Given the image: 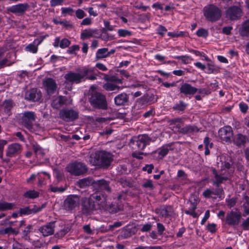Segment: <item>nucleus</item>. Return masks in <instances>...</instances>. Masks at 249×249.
<instances>
[{
	"mask_svg": "<svg viewBox=\"0 0 249 249\" xmlns=\"http://www.w3.org/2000/svg\"><path fill=\"white\" fill-rule=\"evenodd\" d=\"M99 73L95 68L83 66L76 69L75 71H69L65 75L64 78L71 83L79 84L87 80H96Z\"/></svg>",
	"mask_w": 249,
	"mask_h": 249,
	"instance_id": "obj_1",
	"label": "nucleus"
},
{
	"mask_svg": "<svg viewBox=\"0 0 249 249\" xmlns=\"http://www.w3.org/2000/svg\"><path fill=\"white\" fill-rule=\"evenodd\" d=\"M112 160V156L110 153L101 151L92 154L90 157L89 162L93 165L105 168L110 165Z\"/></svg>",
	"mask_w": 249,
	"mask_h": 249,
	"instance_id": "obj_2",
	"label": "nucleus"
},
{
	"mask_svg": "<svg viewBox=\"0 0 249 249\" xmlns=\"http://www.w3.org/2000/svg\"><path fill=\"white\" fill-rule=\"evenodd\" d=\"M213 174L214 175L215 180L213 184H216L217 188L214 190V196L221 197L223 194L224 191L222 188H219L220 184L223 183L224 181L229 179V174L227 173L226 170H223L221 173H217L216 170H213Z\"/></svg>",
	"mask_w": 249,
	"mask_h": 249,
	"instance_id": "obj_3",
	"label": "nucleus"
},
{
	"mask_svg": "<svg viewBox=\"0 0 249 249\" xmlns=\"http://www.w3.org/2000/svg\"><path fill=\"white\" fill-rule=\"evenodd\" d=\"M181 121V118H177L169 120L168 123L173 130L183 134H188L198 131L197 127L190 125L181 128L180 124Z\"/></svg>",
	"mask_w": 249,
	"mask_h": 249,
	"instance_id": "obj_4",
	"label": "nucleus"
},
{
	"mask_svg": "<svg viewBox=\"0 0 249 249\" xmlns=\"http://www.w3.org/2000/svg\"><path fill=\"white\" fill-rule=\"evenodd\" d=\"M151 139L146 134L139 135L131 140L130 145L136 151L143 150L151 142Z\"/></svg>",
	"mask_w": 249,
	"mask_h": 249,
	"instance_id": "obj_5",
	"label": "nucleus"
},
{
	"mask_svg": "<svg viewBox=\"0 0 249 249\" xmlns=\"http://www.w3.org/2000/svg\"><path fill=\"white\" fill-rule=\"evenodd\" d=\"M204 15L208 20L215 21L220 18L221 11L216 6L210 5L204 7Z\"/></svg>",
	"mask_w": 249,
	"mask_h": 249,
	"instance_id": "obj_6",
	"label": "nucleus"
},
{
	"mask_svg": "<svg viewBox=\"0 0 249 249\" xmlns=\"http://www.w3.org/2000/svg\"><path fill=\"white\" fill-rule=\"evenodd\" d=\"M66 169L67 172L75 176L83 174L87 171L86 165L81 162L70 163L67 166Z\"/></svg>",
	"mask_w": 249,
	"mask_h": 249,
	"instance_id": "obj_7",
	"label": "nucleus"
},
{
	"mask_svg": "<svg viewBox=\"0 0 249 249\" xmlns=\"http://www.w3.org/2000/svg\"><path fill=\"white\" fill-rule=\"evenodd\" d=\"M241 218V214L239 211H231L228 212L226 216L225 224L231 227L237 226Z\"/></svg>",
	"mask_w": 249,
	"mask_h": 249,
	"instance_id": "obj_8",
	"label": "nucleus"
},
{
	"mask_svg": "<svg viewBox=\"0 0 249 249\" xmlns=\"http://www.w3.org/2000/svg\"><path fill=\"white\" fill-rule=\"evenodd\" d=\"M35 120V114L34 112L25 111L22 114L21 123L27 129L32 131Z\"/></svg>",
	"mask_w": 249,
	"mask_h": 249,
	"instance_id": "obj_9",
	"label": "nucleus"
},
{
	"mask_svg": "<svg viewBox=\"0 0 249 249\" xmlns=\"http://www.w3.org/2000/svg\"><path fill=\"white\" fill-rule=\"evenodd\" d=\"M90 102L94 107L102 109H106L107 107L106 97L100 93L93 94L90 98Z\"/></svg>",
	"mask_w": 249,
	"mask_h": 249,
	"instance_id": "obj_10",
	"label": "nucleus"
},
{
	"mask_svg": "<svg viewBox=\"0 0 249 249\" xmlns=\"http://www.w3.org/2000/svg\"><path fill=\"white\" fill-rule=\"evenodd\" d=\"M78 112L73 109H63L59 112V117L66 122L73 121L78 118Z\"/></svg>",
	"mask_w": 249,
	"mask_h": 249,
	"instance_id": "obj_11",
	"label": "nucleus"
},
{
	"mask_svg": "<svg viewBox=\"0 0 249 249\" xmlns=\"http://www.w3.org/2000/svg\"><path fill=\"white\" fill-rule=\"evenodd\" d=\"M80 204V198L76 195L68 196L64 202V208L66 211H72Z\"/></svg>",
	"mask_w": 249,
	"mask_h": 249,
	"instance_id": "obj_12",
	"label": "nucleus"
},
{
	"mask_svg": "<svg viewBox=\"0 0 249 249\" xmlns=\"http://www.w3.org/2000/svg\"><path fill=\"white\" fill-rule=\"evenodd\" d=\"M22 151V146L18 143H12L9 144L6 150V156L9 158H13L20 154Z\"/></svg>",
	"mask_w": 249,
	"mask_h": 249,
	"instance_id": "obj_13",
	"label": "nucleus"
},
{
	"mask_svg": "<svg viewBox=\"0 0 249 249\" xmlns=\"http://www.w3.org/2000/svg\"><path fill=\"white\" fill-rule=\"evenodd\" d=\"M220 139L226 142H231L233 137V132L231 126H226L221 128L218 131Z\"/></svg>",
	"mask_w": 249,
	"mask_h": 249,
	"instance_id": "obj_14",
	"label": "nucleus"
},
{
	"mask_svg": "<svg viewBox=\"0 0 249 249\" xmlns=\"http://www.w3.org/2000/svg\"><path fill=\"white\" fill-rule=\"evenodd\" d=\"M43 87L48 94H52L55 92L57 89L55 81L51 78H45L42 82Z\"/></svg>",
	"mask_w": 249,
	"mask_h": 249,
	"instance_id": "obj_15",
	"label": "nucleus"
},
{
	"mask_svg": "<svg viewBox=\"0 0 249 249\" xmlns=\"http://www.w3.org/2000/svg\"><path fill=\"white\" fill-rule=\"evenodd\" d=\"M72 100L68 99L67 97L59 96L55 97L52 101V107L55 109H59L63 105H68L71 104Z\"/></svg>",
	"mask_w": 249,
	"mask_h": 249,
	"instance_id": "obj_16",
	"label": "nucleus"
},
{
	"mask_svg": "<svg viewBox=\"0 0 249 249\" xmlns=\"http://www.w3.org/2000/svg\"><path fill=\"white\" fill-rule=\"evenodd\" d=\"M82 211L84 213L89 214L92 211L98 209L96 204L89 197V198H85L82 202Z\"/></svg>",
	"mask_w": 249,
	"mask_h": 249,
	"instance_id": "obj_17",
	"label": "nucleus"
},
{
	"mask_svg": "<svg viewBox=\"0 0 249 249\" xmlns=\"http://www.w3.org/2000/svg\"><path fill=\"white\" fill-rule=\"evenodd\" d=\"M242 10L237 6L230 7L226 12V17L231 20H236L241 17Z\"/></svg>",
	"mask_w": 249,
	"mask_h": 249,
	"instance_id": "obj_18",
	"label": "nucleus"
},
{
	"mask_svg": "<svg viewBox=\"0 0 249 249\" xmlns=\"http://www.w3.org/2000/svg\"><path fill=\"white\" fill-rule=\"evenodd\" d=\"M29 5L27 3H19L7 8L8 12L20 15L27 10Z\"/></svg>",
	"mask_w": 249,
	"mask_h": 249,
	"instance_id": "obj_19",
	"label": "nucleus"
},
{
	"mask_svg": "<svg viewBox=\"0 0 249 249\" xmlns=\"http://www.w3.org/2000/svg\"><path fill=\"white\" fill-rule=\"evenodd\" d=\"M55 221L50 222L40 227L38 230L44 236H48L53 234L55 228Z\"/></svg>",
	"mask_w": 249,
	"mask_h": 249,
	"instance_id": "obj_20",
	"label": "nucleus"
},
{
	"mask_svg": "<svg viewBox=\"0 0 249 249\" xmlns=\"http://www.w3.org/2000/svg\"><path fill=\"white\" fill-rule=\"evenodd\" d=\"M46 207V204H43L41 206L34 205L33 208L31 209L29 207H26L23 208H20L19 210V213L20 215H28L33 213H36L41 211L43 208Z\"/></svg>",
	"mask_w": 249,
	"mask_h": 249,
	"instance_id": "obj_21",
	"label": "nucleus"
},
{
	"mask_svg": "<svg viewBox=\"0 0 249 249\" xmlns=\"http://www.w3.org/2000/svg\"><path fill=\"white\" fill-rule=\"evenodd\" d=\"M44 40V37L41 36L34 40L33 43L27 45L25 50L33 53H36L38 51V46Z\"/></svg>",
	"mask_w": 249,
	"mask_h": 249,
	"instance_id": "obj_22",
	"label": "nucleus"
},
{
	"mask_svg": "<svg viewBox=\"0 0 249 249\" xmlns=\"http://www.w3.org/2000/svg\"><path fill=\"white\" fill-rule=\"evenodd\" d=\"M42 95L40 91L37 89H33L28 91L25 94V99L33 101H37L41 97Z\"/></svg>",
	"mask_w": 249,
	"mask_h": 249,
	"instance_id": "obj_23",
	"label": "nucleus"
},
{
	"mask_svg": "<svg viewBox=\"0 0 249 249\" xmlns=\"http://www.w3.org/2000/svg\"><path fill=\"white\" fill-rule=\"evenodd\" d=\"M179 90L181 93L187 95L195 94L197 92V89L189 84L184 83L181 86Z\"/></svg>",
	"mask_w": 249,
	"mask_h": 249,
	"instance_id": "obj_24",
	"label": "nucleus"
},
{
	"mask_svg": "<svg viewBox=\"0 0 249 249\" xmlns=\"http://www.w3.org/2000/svg\"><path fill=\"white\" fill-rule=\"evenodd\" d=\"M233 142L238 146H244L249 142V137L246 135L239 133L237 134L233 140Z\"/></svg>",
	"mask_w": 249,
	"mask_h": 249,
	"instance_id": "obj_25",
	"label": "nucleus"
},
{
	"mask_svg": "<svg viewBox=\"0 0 249 249\" xmlns=\"http://www.w3.org/2000/svg\"><path fill=\"white\" fill-rule=\"evenodd\" d=\"M34 150L36 154L37 158L38 159L40 160L39 163L41 164L43 163L44 160H46V158L45 157V150L43 149L40 146L38 145H34Z\"/></svg>",
	"mask_w": 249,
	"mask_h": 249,
	"instance_id": "obj_26",
	"label": "nucleus"
},
{
	"mask_svg": "<svg viewBox=\"0 0 249 249\" xmlns=\"http://www.w3.org/2000/svg\"><path fill=\"white\" fill-rule=\"evenodd\" d=\"M90 197L95 202L98 209L100 208V206L103 205L105 201V198L104 196L101 195L100 193L93 194L90 196Z\"/></svg>",
	"mask_w": 249,
	"mask_h": 249,
	"instance_id": "obj_27",
	"label": "nucleus"
},
{
	"mask_svg": "<svg viewBox=\"0 0 249 249\" xmlns=\"http://www.w3.org/2000/svg\"><path fill=\"white\" fill-rule=\"evenodd\" d=\"M128 99V96L125 93H122L114 98V102L116 105L121 106L126 103Z\"/></svg>",
	"mask_w": 249,
	"mask_h": 249,
	"instance_id": "obj_28",
	"label": "nucleus"
},
{
	"mask_svg": "<svg viewBox=\"0 0 249 249\" xmlns=\"http://www.w3.org/2000/svg\"><path fill=\"white\" fill-rule=\"evenodd\" d=\"M239 33L242 36H249V19L242 24L239 29Z\"/></svg>",
	"mask_w": 249,
	"mask_h": 249,
	"instance_id": "obj_29",
	"label": "nucleus"
},
{
	"mask_svg": "<svg viewBox=\"0 0 249 249\" xmlns=\"http://www.w3.org/2000/svg\"><path fill=\"white\" fill-rule=\"evenodd\" d=\"M171 149V148L170 145H165L159 149L157 151L155 152V153H158V158L160 159H161L168 154L169 151Z\"/></svg>",
	"mask_w": 249,
	"mask_h": 249,
	"instance_id": "obj_30",
	"label": "nucleus"
},
{
	"mask_svg": "<svg viewBox=\"0 0 249 249\" xmlns=\"http://www.w3.org/2000/svg\"><path fill=\"white\" fill-rule=\"evenodd\" d=\"M94 186L97 187L98 190H107L110 191V188L108 182L105 180H99L94 182Z\"/></svg>",
	"mask_w": 249,
	"mask_h": 249,
	"instance_id": "obj_31",
	"label": "nucleus"
},
{
	"mask_svg": "<svg viewBox=\"0 0 249 249\" xmlns=\"http://www.w3.org/2000/svg\"><path fill=\"white\" fill-rule=\"evenodd\" d=\"M18 232V229L13 228L11 227H7L6 228H0V235H9L10 234L17 235Z\"/></svg>",
	"mask_w": 249,
	"mask_h": 249,
	"instance_id": "obj_32",
	"label": "nucleus"
},
{
	"mask_svg": "<svg viewBox=\"0 0 249 249\" xmlns=\"http://www.w3.org/2000/svg\"><path fill=\"white\" fill-rule=\"evenodd\" d=\"M123 209V205L121 202L111 204L109 207L108 211L111 213H115Z\"/></svg>",
	"mask_w": 249,
	"mask_h": 249,
	"instance_id": "obj_33",
	"label": "nucleus"
},
{
	"mask_svg": "<svg viewBox=\"0 0 249 249\" xmlns=\"http://www.w3.org/2000/svg\"><path fill=\"white\" fill-rule=\"evenodd\" d=\"M109 56L108 49L104 48L99 49L96 53L95 58L97 60L106 58Z\"/></svg>",
	"mask_w": 249,
	"mask_h": 249,
	"instance_id": "obj_34",
	"label": "nucleus"
},
{
	"mask_svg": "<svg viewBox=\"0 0 249 249\" xmlns=\"http://www.w3.org/2000/svg\"><path fill=\"white\" fill-rule=\"evenodd\" d=\"M103 88L107 91H118L120 89V87L110 82H107L103 86Z\"/></svg>",
	"mask_w": 249,
	"mask_h": 249,
	"instance_id": "obj_35",
	"label": "nucleus"
},
{
	"mask_svg": "<svg viewBox=\"0 0 249 249\" xmlns=\"http://www.w3.org/2000/svg\"><path fill=\"white\" fill-rule=\"evenodd\" d=\"M15 207V203H8L4 201H0V211H4L12 210Z\"/></svg>",
	"mask_w": 249,
	"mask_h": 249,
	"instance_id": "obj_36",
	"label": "nucleus"
},
{
	"mask_svg": "<svg viewBox=\"0 0 249 249\" xmlns=\"http://www.w3.org/2000/svg\"><path fill=\"white\" fill-rule=\"evenodd\" d=\"M95 31L92 29H85L81 34L80 37L82 40L89 38L93 36Z\"/></svg>",
	"mask_w": 249,
	"mask_h": 249,
	"instance_id": "obj_37",
	"label": "nucleus"
},
{
	"mask_svg": "<svg viewBox=\"0 0 249 249\" xmlns=\"http://www.w3.org/2000/svg\"><path fill=\"white\" fill-rule=\"evenodd\" d=\"M187 106V104L180 101L178 103L176 104L173 107V109L178 112H183Z\"/></svg>",
	"mask_w": 249,
	"mask_h": 249,
	"instance_id": "obj_38",
	"label": "nucleus"
},
{
	"mask_svg": "<svg viewBox=\"0 0 249 249\" xmlns=\"http://www.w3.org/2000/svg\"><path fill=\"white\" fill-rule=\"evenodd\" d=\"M38 183L39 185L44 184V180L49 179L50 175L45 172H42L38 174Z\"/></svg>",
	"mask_w": 249,
	"mask_h": 249,
	"instance_id": "obj_39",
	"label": "nucleus"
},
{
	"mask_svg": "<svg viewBox=\"0 0 249 249\" xmlns=\"http://www.w3.org/2000/svg\"><path fill=\"white\" fill-rule=\"evenodd\" d=\"M39 192L35 190H29L25 193L24 196L26 198L34 199L39 196Z\"/></svg>",
	"mask_w": 249,
	"mask_h": 249,
	"instance_id": "obj_40",
	"label": "nucleus"
},
{
	"mask_svg": "<svg viewBox=\"0 0 249 249\" xmlns=\"http://www.w3.org/2000/svg\"><path fill=\"white\" fill-rule=\"evenodd\" d=\"M77 183L79 187L83 188L87 186H89L92 183V182L91 179H89V178H85L79 180Z\"/></svg>",
	"mask_w": 249,
	"mask_h": 249,
	"instance_id": "obj_41",
	"label": "nucleus"
},
{
	"mask_svg": "<svg viewBox=\"0 0 249 249\" xmlns=\"http://www.w3.org/2000/svg\"><path fill=\"white\" fill-rule=\"evenodd\" d=\"M70 229L68 225H64L62 229L56 232L55 235L57 237H62L70 231Z\"/></svg>",
	"mask_w": 249,
	"mask_h": 249,
	"instance_id": "obj_42",
	"label": "nucleus"
},
{
	"mask_svg": "<svg viewBox=\"0 0 249 249\" xmlns=\"http://www.w3.org/2000/svg\"><path fill=\"white\" fill-rule=\"evenodd\" d=\"M119 37H125L132 35V32L126 29H120L117 32Z\"/></svg>",
	"mask_w": 249,
	"mask_h": 249,
	"instance_id": "obj_43",
	"label": "nucleus"
},
{
	"mask_svg": "<svg viewBox=\"0 0 249 249\" xmlns=\"http://www.w3.org/2000/svg\"><path fill=\"white\" fill-rule=\"evenodd\" d=\"M203 196L206 198H208L210 197L215 198L214 196V190L210 188L207 189L205 190L202 194Z\"/></svg>",
	"mask_w": 249,
	"mask_h": 249,
	"instance_id": "obj_44",
	"label": "nucleus"
},
{
	"mask_svg": "<svg viewBox=\"0 0 249 249\" xmlns=\"http://www.w3.org/2000/svg\"><path fill=\"white\" fill-rule=\"evenodd\" d=\"M5 111L9 115V112L11 109L13 107V103L10 100H6L3 103Z\"/></svg>",
	"mask_w": 249,
	"mask_h": 249,
	"instance_id": "obj_45",
	"label": "nucleus"
},
{
	"mask_svg": "<svg viewBox=\"0 0 249 249\" xmlns=\"http://www.w3.org/2000/svg\"><path fill=\"white\" fill-rule=\"evenodd\" d=\"M71 44V41L67 38H63L60 40L59 47L62 49L67 48Z\"/></svg>",
	"mask_w": 249,
	"mask_h": 249,
	"instance_id": "obj_46",
	"label": "nucleus"
},
{
	"mask_svg": "<svg viewBox=\"0 0 249 249\" xmlns=\"http://www.w3.org/2000/svg\"><path fill=\"white\" fill-rule=\"evenodd\" d=\"M196 35L199 37H207L208 35V31L205 29L201 28L196 32Z\"/></svg>",
	"mask_w": 249,
	"mask_h": 249,
	"instance_id": "obj_47",
	"label": "nucleus"
},
{
	"mask_svg": "<svg viewBox=\"0 0 249 249\" xmlns=\"http://www.w3.org/2000/svg\"><path fill=\"white\" fill-rule=\"evenodd\" d=\"M104 24L105 26V28L104 29V30L106 31H112L115 30V26H112L110 24V22L107 20L104 21Z\"/></svg>",
	"mask_w": 249,
	"mask_h": 249,
	"instance_id": "obj_48",
	"label": "nucleus"
},
{
	"mask_svg": "<svg viewBox=\"0 0 249 249\" xmlns=\"http://www.w3.org/2000/svg\"><path fill=\"white\" fill-rule=\"evenodd\" d=\"M61 10L62 14H68L71 16H72L74 12L73 9L71 7H62Z\"/></svg>",
	"mask_w": 249,
	"mask_h": 249,
	"instance_id": "obj_49",
	"label": "nucleus"
},
{
	"mask_svg": "<svg viewBox=\"0 0 249 249\" xmlns=\"http://www.w3.org/2000/svg\"><path fill=\"white\" fill-rule=\"evenodd\" d=\"M157 213L162 217H166L169 215L167 208L165 207L159 209Z\"/></svg>",
	"mask_w": 249,
	"mask_h": 249,
	"instance_id": "obj_50",
	"label": "nucleus"
},
{
	"mask_svg": "<svg viewBox=\"0 0 249 249\" xmlns=\"http://www.w3.org/2000/svg\"><path fill=\"white\" fill-rule=\"evenodd\" d=\"M239 106L240 110L242 113H247L249 109V106L247 104L242 102L239 103Z\"/></svg>",
	"mask_w": 249,
	"mask_h": 249,
	"instance_id": "obj_51",
	"label": "nucleus"
},
{
	"mask_svg": "<svg viewBox=\"0 0 249 249\" xmlns=\"http://www.w3.org/2000/svg\"><path fill=\"white\" fill-rule=\"evenodd\" d=\"M196 205H193V210L189 211L187 210L185 211V213L187 214H189L191 216H192L194 218L198 217V215L194 211V210L196 209Z\"/></svg>",
	"mask_w": 249,
	"mask_h": 249,
	"instance_id": "obj_52",
	"label": "nucleus"
},
{
	"mask_svg": "<svg viewBox=\"0 0 249 249\" xmlns=\"http://www.w3.org/2000/svg\"><path fill=\"white\" fill-rule=\"evenodd\" d=\"M245 214H249V197L246 198V201L243 205Z\"/></svg>",
	"mask_w": 249,
	"mask_h": 249,
	"instance_id": "obj_53",
	"label": "nucleus"
},
{
	"mask_svg": "<svg viewBox=\"0 0 249 249\" xmlns=\"http://www.w3.org/2000/svg\"><path fill=\"white\" fill-rule=\"evenodd\" d=\"M89 68H92L91 67H89ZM95 68V69L99 71L97 69H98L99 70L102 71H107V67L103 64L101 63H97L96 64L95 66L94 67Z\"/></svg>",
	"mask_w": 249,
	"mask_h": 249,
	"instance_id": "obj_54",
	"label": "nucleus"
},
{
	"mask_svg": "<svg viewBox=\"0 0 249 249\" xmlns=\"http://www.w3.org/2000/svg\"><path fill=\"white\" fill-rule=\"evenodd\" d=\"M203 142L205 145V148H212L213 146V143L211 142L210 138L208 137H206L204 138Z\"/></svg>",
	"mask_w": 249,
	"mask_h": 249,
	"instance_id": "obj_55",
	"label": "nucleus"
},
{
	"mask_svg": "<svg viewBox=\"0 0 249 249\" xmlns=\"http://www.w3.org/2000/svg\"><path fill=\"white\" fill-rule=\"evenodd\" d=\"M7 142L6 140H0V158L2 159L3 157V151L4 146L7 144Z\"/></svg>",
	"mask_w": 249,
	"mask_h": 249,
	"instance_id": "obj_56",
	"label": "nucleus"
},
{
	"mask_svg": "<svg viewBox=\"0 0 249 249\" xmlns=\"http://www.w3.org/2000/svg\"><path fill=\"white\" fill-rule=\"evenodd\" d=\"M76 17L79 19H82L86 16L85 12L81 9H78L75 12Z\"/></svg>",
	"mask_w": 249,
	"mask_h": 249,
	"instance_id": "obj_57",
	"label": "nucleus"
},
{
	"mask_svg": "<svg viewBox=\"0 0 249 249\" xmlns=\"http://www.w3.org/2000/svg\"><path fill=\"white\" fill-rule=\"evenodd\" d=\"M184 35V33L182 31L180 32H168V35L172 37H176L178 36H183Z\"/></svg>",
	"mask_w": 249,
	"mask_h": 249,
	"instance_id": "obj_58",
	"label": "nucleus"
},
{
	"mask_svg": "<svg viewBox=\"0 0 249 249\" xmlns=\"http://www.w3.org/2000/svg\"><path fill=\"white\" fill-rule=\"evenodd\" d=\"M80 49V47L77 45H72L70 47L68 50H67V52L69 54H73L74 53V52L76 51H78Z\"/></svg>",
	"mask_w": 249,
	"mask_h": 249,
	"instance_id": "obj_59",
	"label": "nucleus"
},
{
	"mask_svg": "<svg viewBox=\"0 0 249 249\" xmlns=\"http://www.w3.org/2000/svg\"><path fill=\"white\" fill-rule=\"evenodd\" d=\"M207 66L208 67L207 73H213L217 70V67L213 64H208Z\"/></svg>",
	"mask_w": 249,
	"mask_h": 249,
	"instance_id": "obj_60",
	"label": "nucleus"
},
{
	"mask_svg": "<svg viewBox=\"0 0 249 249\" xmlns=\"http://www.w3.org/2000/svg\"><path fill=\"white\" fill-rule=\"evenodd\" d=\"M135 249H162L160 246H139Z\"/></svg>",
	"mask_w": 249,
	"mask_h": 249,
	"instance_id": "obj_61",
	"label": "nucleus"
},
{
	"mask_svg": "<svg viewBox=\"0 0 249 249\" xmlns=\"http://www.w3.org/2000/svg\"><path fill=\"white\" fill-rule=\"evenodd\" d=\"M216 225L214 223L208 224L207 226V230L211 233H214L216 231Z\"/></svg>",
	"mask_w": 249,
	"mask_h": 249,
	"instance_id": "obj_62",
	"label": "nucleus"
},
{
	"mask_svg": "<svg viewBox=\"0 0 249 249\" xmlns=\"http://www.w3.org/2000/svg\"><path fill=\"white\" fill-rule=\"evenodd\" d=\"M49 189L53 192H63L65 190L64 188H58L53 186H50Z\"/></svg>",
	"mask_w": 249,
	"mask_h": 249,
	"instance_id": "obj_63",
	"label": "nucleus"
},
{
	"mask_svg": "<svg viewBox=\"0 0 249 249\" xmlns=\"http://www.w3.org/2000/svg\"><path fill=\"white\" fill-rule=\"evenodd\" d=\"M241 226L245 230L249 229V217L243 222Z\"/></svg>",
	"mask_w": 249,
	"mask_h": 249,
	"instance_id": "obj_64",
	"label": "nucleus"
}]
</instances>
